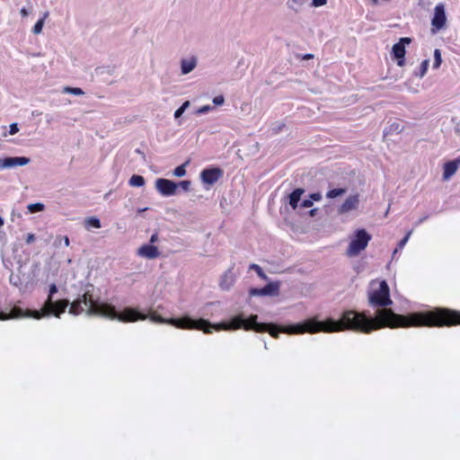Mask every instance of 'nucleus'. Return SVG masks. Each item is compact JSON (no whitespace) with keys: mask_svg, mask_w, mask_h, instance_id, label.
I'll return each mask as SVG.
<instances>
[{"mask_svg":"<svg viewBox=\"0 0 460 460\" xmlns=\"http://www.w3.org/2000/svg\"><path fill=\"white\" fill-rule=\"evenodd\" d=\"M369 304L378 308L373 318L366 312L347 310L339 320L329 318L325 321L308 319L303 323L281 327L276 325L279 333L301 334L339 332L345 330L370 333L382 328H397L409 326H454L460 324V312L449 308H436L425 313H414L408 316L397 314L386 306L393 304L390 289L385 280L373 281L368 294Z\"/></svg>","mask_w":460,"mask_h":460,"instance_id":"1","label":"nucleus"},{"mask_svg":"<svg viewBox=\"0 0 460 460\" xmlns=\"http://www.w3.org/2000/svg\"><path fill=\"white\" fill-rule=\"evenodd\" d=\"M85 312L87 315H101L111 320H119L123 323H134L137 320H146L149 318L152 322L157 323H168L180 329L187 330H201L205 333H211L213 330L216 331H229L243 328L244 330H252L256 332H269L273 338H278L279 330H278L274 323H258L256 314H252L248 319L243 315L233 317L228 323H211L205 319H192L189 316L181 318L165 319L156 314L147 315L132 307H127L122 312H118L114 305L100 303L93 299L89 292L75 299L70 305L69 314L77 315Z\"/></svg>","mask_w":460,"mask_h":460,"instance_id":"2","label":"nucleus"},{"mask_svg":"<svg viewBox=\"0 0 460 460\" xmlns=\"http://www.w3.org/2000/svg\"><path fill=\"white\" fill-rule=\"evenodd\" d=\"M57 292V286L55 284H52L49 287V294L48 296V298L45 301L42 308L40 309V312L43 314V316L54 315L59 318L60 314H63L69 305V301L66 299H62L56 302L53 301V295Z\"/></svg>","mask_w":460,"mask_h":460,"instance_id":"3","label":"nucleus"},{"mask_svg":"<svg viewBox=\"0 0 460 460\" xmlns=\"http://www.w3.org/2000/svg\"><path fill=\"white\" fill-rule=\"evenodd\" d=\"M371 235L365 229H358L355 232L347 250L349 256H357L359 252L366 249Z\"/></svg>","mask_w":460,"mask_h":460,"instance_id":"4","label":"nucleus"},{"mask_svg":"<svg viewBox=\"0 0 460 460\" xmlns=\"http://www.w3.org/2000/svg\"><path fill=\"white\" fill-rule=\"evenodd\" d=\"M22 317H32L35 319H40L43 317V314L40 311L38 310H23L19 306H13L10 313L5 314L3 312H0V320H7V319H16V318H22Z\"/></svg>","mask_w":460,"mask_h":460,"instance_id":"5","label":"nucleus"},{"mask_svg":"<svg viewBox=\"0 0 460 460\" xmlns=\"http://www.w3.org/2000/svg\"><path fill=\"white\" fill-rule=\"evenodd\" d=\"M447 24V15L445 12V5L438 4L434 8V15L431 20L432 33H436L440 30L445 29Z\"/></svg>","mask_w":460,"mask_h":460,"instance_id":"6","label":"nucleus"},{"mask_svg":"<svg viewBox=\"0 0 460 460\" xmlns=\"http://www.w3.org/2000/svg\"><path fill=\"white\" fill-rule=\"evenodd\" d=\"M411 42V39L408 37L401 38L399 42L395 43L392 48V55L397 60V65L402 66L405 64V47Z\"/></svg>","mask_w":460,"mask_h":460,"instance_id":"7","label":"nucleus"},{"mask_svg":"<svg viewBox=\"0 0 460 460\" xmlns=\"http://www.w3.org/2000/svg\"><path fill=\"white\" fill-rule=\"evenodd\" d=\"M224 175V171L218 167L206 168L200 172V179L204 184L214 185Z\"/></svg>","mask_w":460,"mask_h":460,"instance_id":"8","label":"nucleus"},{"mask_svg":"<svg viewBox=\"0 0 460 460\" xmlns=\"http://www.w3.org/2000/svg\"><path fill=\"white\" fill-rule=\"evenodd\" d=\"M156 190L164 196H172L177 193L178 184L171 180L159 178L155 181Z\"/></svg>","mask_w":460,"mask_h":460,"instance_id":"9","label":"nucleus"},{"mask_svg":"<svg viewBox=\"0 0 460 460\" xmlns=\"http://www.w3.org/2000/svg\"><path fill=\"white\" fill-rule=\"evenodd\" d=\"M280 282H270L262 288H251L250 296H275L279 294Z\"/></svg>","mask_w":460,"mask_h":460,"instance_id":"10","label":"nucleus"},{"mask_svg":"<svg viewBox=\"0 0 460 460\" xmlns=\"http://www.w3.org/2000/svg\"><path fill=\"white\" fill-rule=\"evenodd\" d=\"M30 162V158L25 156H9L0 158V170L14 168L17 166H24L27 165Z\"/></svg>","mask_w":460,"mask_h":460,"instance_id":"11","label":"nucleus"},{"mask_svg":"<svg viewBox=\"0 0 460 460\" xmlns=\"http://www.w3.org/2000/svg\"><path fill=\"white\" fill-rule=\"evenodd\" d=\"M359 205V196L358 194L349 196L345 201L339 208L340 214H345L351 210L357 209Z\"/></svg>","mask_w":460,"mask_h":460,"instance_id":"12","label":"nucleus"},{"mask_svg":"<svg viewBox=\"0 0 460 460\" xmlns=\"http://www.w3.org/2000/svg\"><path fill=\"white\" fill-rule=\"evenodd\" d=\"M137 255L146 259L154 260L160 256V252L156 246L152 244H144L138 248Z\"/></svg>","mask_w":460,"mask_h":460,"instance_id":"13","label":"nucleus"},{"mask_svg":"<svg viewBox=\"0 0 460 460\" xmlns=\"http://www.w3.org/2000/svg\"><path fill=\"white\" fill-rule=\"evenodd\" d=\"M235 281V275L233 269H228L220 279L219 286L223 290H229Z\"/></svg>","mask_w":460,"mask_h":460,"instance_id":"14","label":"nucleus"},{"mask_svg":"<svg viewBox=\"0 0 460 460\" xmlns=\"http://www.w3.org/2000/svg\"><path fill=\"white\" fill-rule=\"evenodd\" d=\"M198 65V58L195 56H191L187 58L181 60V72L182 75H188L192 72Z\"/></svg>","mask_w":460,"mask_h":460,"instance_id":"15","label":"nucleus"},{"mask_svg":"<svg viewBox=\"0 0 460 460\" xmlns=\"http://www.w3.org/2000/svg\"><path fill=\"white\" fill-rule=\"evenodd\" d=\"M458 168V161H450L445 164L444 165V172L443 179L448 180L450 179L457 171Z\"/></svg>","mask_w":460,"mask_h":460,"instance_id":"16","label":"nucleus"},{"mask_svg":"<svg viewBox=\"0 0 460 460\" xmlns=\"http://www.w3.org/2000/svg\"><path fill=\"white\" fill-rule=\"evenodd\" d=\"M304 192V189L297 188L289 194V205L292 207L293 209H296L297 208L298 202L300 201L301 196Z\"/></svg>","mask_w":460,"mask_h":460,"instance_id":"17","label":"nucleus"},{"mask_svg":"<svg viewBox=\"0 0 460 460\" xmlns=\"http://www.w3.org/2000/svg\"><path fill=\"white\" fill-rule=\"evenodd\" d=\"M114 66H102L95 68V74L99 76L112 75L115 73Z\"/></svg>","mask_w":460,"mask_h":460,"instance_id":"18","label":"nucleus"},{"mask_svg":"<svg viewBox=\"0 0 460 460\" xmlns=\"http://www.w3.org/2000/svg\"><path fill=\"white\" fill-rule=\"evenodd\" d=\"M403 128L402 122L394 121L389 125L388 128L385 130V136L393 133L399 134L403 130Z\"/></svg>","mask_w":460,"mask_h":460,"instance_id":"19","label":"nucleus"},{"mask_svg":"<svg viewBox=\"0 0 460 460\" xmlns=\"http://www.w3.org/2000/svg\"><path fill=\"white\" fill-rule=\"evenodd\" d=\"M128 183L132 187H141L145 184V179L141 175L134 174L129 179Z\"/></svg>","mask_w":460,"mask_h":460,"instance_id":"20","label":"nucleus"},{"mask_svg":"<svg viewBox=\"0 0 460 460\" xmlns=\"http://www.w3.org/2000/svg\"><path fill=\"white\" fill-rule=\"evenodd\" d=\"M49 16V12H46L41 19H40L34 25L32 32L34 34H40L42 31L45 19Z\"/></svg>","mask_w":460,"mask_h":460,"instance_id":"21","label":"nucleus"},{"mask_svg":"<svg viewBox=\"0 0 460 460\" xmlns=\"http://www.w3.org/2000/svg\"><path fill=\"white\" fill-rule=\"evenodd\" d=\"M429 64V59L423 60L419 67V70L414 72V75L419 76L420 78L423 77L427 73Z\"/></svg>","mask_w":460,"mask_h":460,"instance_id":"22","label":"nucleus"},{"mask_svg":"<svg viewBox=\"0 0 460 460\" xmlns=\"http://www.w3.org/2000/svg\"><path fill=\"white\" fill-rule=\"evenodd\" d=\"M62 93H69V94H73V95H76V96H80V95H84V92L81 88L71 87V86H65L62 89Z\"/></svg>","mask_w":460,"mask_h":460,"instance_id":"23","label":"nucleus"},{"mask_svg":"<svg viewBox=\"0 0 460 460\" xmlns=\"http://www.w3.org/2000/svg\"><path fill=\"white\" fill-rule=\"evenodd\" d=\"M304 0H288L287 5L289 9L298 12L299 8L304 4Z\"/></svg>","mask_w":460,"mask_h":460,"instance_id":"24","label":"nucleus"},{"mask_svg":"<svg viewBox=\"0 0 460 460\" xmlns=\"http://www.w3.org/2000/svg\"><path fill=\"white\" fill-rule=\"evenodd\" d=\"M346 193V189L344 188H337L331 190L327 192L326 197L329 199H334L336 197L341 196Z\"/></svg>","mask_w":460,"mask_h":460,"instance_id":"25","label":"nucleus"},{"mask_svg":"<svg viewBox=\"0 0 460 460\" xmlns=\"http://www.w3.org/2000/svg\"><path fill=\"white\" fill-rule=\"evenodd\" d=\"M22 266L19 267V271L21 270ZM10 283L15 287H21L22 285V280L19 274L12 273L9 278Z\"/></svg>","mask_w":460,"mask_h":460,"instance_id":"26","label":"nucleus"},{"mask_svg":"<svg viewBox=\"0 0 460 460\" xmlns=\"http://www.w3.org/2000/svg\"><path fill=\"white\" fill-rule=\"evenodd\" d=\"M45 208V206L43 203H32V204H29L28 207H27V209L30 213H37V212H40V211H43Z\"/></svg>","mask_w":460,"mask_h":460,"instance_id":"27","label":"nucleus"},{"mask_svg":"<svg viewBox=\"0 0 460 460\" xmlns=\"http://www.w3.org/2000/svg\"><path fill=\"white\" fill-rule=\"evenodd\" d=\"M85 226L88 227L100 228L101 221L97 217H88L85 219Z\"/></svg>","mask_w":460,"mask_h":460,"instance_id":"28","label":"nucleus"},{"mask_svg":"<svg viewBox=\"0 0 460 460\" xmlns=\"http://www.w3.org/2000/svg\"><path fill=\"white\" fill-rule=\"evenodd\" d=\"M441 62H442L441 52H440V50L438 49H436L434 50L433 68L434 69H438L440 66Z\"/></svg>","mask_w":460,"mask_h":460,"instance_id":"29","label":"nucleus"},{"mask_svg":"<svg viewBox=\"0 0 460 460\" xmlns=\"http://www.w3.org/2000/svg\"><path fill=\"white\" fill-rule=\"evenodd\" d=\"M189 164V161H186L183 164L176 167L173 172V175L176 177H182L186 174L185 167Z\"/></svg>","mask_w":460,"mask_h":460,"instance_id":"30","label":"nucleus"},{"mask_svg":"<svg viewBox=\"0 0 460 460\" xmlns=\"http://www.w3.org/2000/svg\"><path fill=\"white\" fill-rule=\"evenodd\" d=\"M190 102L189 101H185L181 106L180 108H178L175 112H174V118L175 119H179L183 113L184 111H186L187 108H189L190 106Z\"/></svg>","mask_w":460,"mask_h":460,"instance_id":"31","label":"nucleus"},{"mask_svg":"<svg viewBox=\"0 0 460 460\" xmlns=\"http://www.w3.org/2000/svg\"><path fill=\"white\" fill-rule=\"evenodd\" d=\"M250 269L254 270L261 279H262L264 280L268 279L267 275L263 272L262 269L259 265L254 264V263L251 264Z\"/></svg>","mask_w":460,"mask_h":460,"instance_id":"32","label":"nucleus"},{"mask_svg":"<svg viewBox=\"0 0 460 460\" xmlns=\"http://www.w3.org/2000/svg\"><path fill=\"white\" fill-rule=\"evenodd\" d=\"M61 241H64V244L66 247L69 246V243H70L69 238L67 236H61V235L57 236V238L54 242V245L58 247L61 244Z\"/></svg>","mask_w":460,"mask_h":460,"instance_id":"33","label":"nucleus"},{"mask_svg":"<svg viewBox=\"0 0 460 460\" xmlns=\"http://www.w3.org/2000/svg\"><path fill=\"white\" fill-rule=\"evenodd\" d=\"M412 231H409L406 235L398 243V248H396L394 252V254L397 252L398 249H402L403 246L407 243L411 234Z\"/></svg>","mask_w":460,"mask_h":460,"instance_id":"34","label":"nucleus"},{"mask_svg":"<svg viewBox=\"0 0 460 460\" xmlns=\"http://www.w3.org/2000/svg\"><path fill=\"white\" fill-rule=\"evenodd\" d=\"M178 184V189H181L183 191H189L191 185L190 181H181Z\"/></svg>","mask_w":460,"mask_h":460,"instance_id":"35","label":"nucleus"},{"mask_svg":"<svg viewBox=\"0 0 460 460\" xmlns=\"http://www.w3.org/2000/svg\"><path fill=\"white\" fill-rule=\"evenodd\" d=\"M213 109L214 108L210 105H204V106L200 107L199 109H198L196 113L197 114H206L208 111H212Z\"/></svg>","mask_w":460,"mask_h":460,"instance_id":"36","label":"nucleus"},{"mask_svg":"<svg viewBox=\"0 0 460 460\" xmlns=\"http://www.w3.org/2000/svg\"><path fill=\"white\" fill-rule=\"evenodd\" d=\"M225 102V98L223 95H218L213 98V103L217 106L222 105Z\"/></svg>","mask_w":460,"mask_h":460,"instance_id":"37","label":"nucleus"},{"mask_svg":"<svg viewBox=\"0 0 460 460\" xmlns=\"http://www.w3.org/2000/svg\"><path fill=\"white\" fill-rule=\"evenodd\" d=\"M19 131L18 124L17 123H12L10 125L9 134L14 135Z\"/></svg>","mask_w":460,"mask_h":460,"instance_id":"38","label":"nucleus"},{"mask_svg":"<svg viewBox=\"0 0 460 460\" xmlns=\"http://www.w3.org/2000/svg\"><path fill=\"white\" fill-rule=\"evenodd\" d=\"M285 124L282 122L276 123L274 127H272V130L274 133H279L283 128Z\"/></svg>","mask_w":460,"mask_h":460,"instance_id":"39","label":"nucleus"},{"mask_svg":"<svg viewBox=\"0 0 460 460\" xmlns=\"http://www.w3.org/2000/svg\"><path fill=\"white\" fill-rule=\"evenodd\" d=\"M327 3V0H313L312 5L315 7L323 6Z\"/></svg>","mask_w":460,"mask_h":460,"instance_id":"40","label":"nucleus"},{"mask_svg":"<svg viewBox=\"0 0 460 460\" xmlns=\"http://www.w3.org/2000/svg\"><path fill=\"white\" fill-rule=\"evenodd\" d=\"M311 200L319 201L322 199V194L320 192L312 193L310 195Z\"/></svg>","mask_w":460,"mask_h":460,"instance_id":"41","label":"nucleus"},{"mask_svg":"<svg viewBox=\"0 0 460 460\" xmlns=\"http://www.w3.org/2000/svg\"><path fill=\"white\" fill-rule=\"evenodd\" d=\"M300 206L305 208H311L313 206V201L311 199H304Z\"/></svg>","mask_w":460,"mask_h":460,"instance_id":"42","label":"nucleus"},{"mask_svg":"<svg viewBox=\"0 0 460 460\" xmlns=\"http://www.w3.org/2000/svg\"><path fill=\"white\" fill-rule=\"evenodd\" d=\"M35 241V235L33 234H28L26 237V243L30 244Z\"/></svg>","mask_w":460,"mask_h":460,"instance_id":"43","label":"nucleus"},{"mask_svg":"<svg viewBox=\"0 0 460 460\" xmlns=\"http://www.w3.org/2000/svg\"><path fill=\"white\" fill-rule=\"evenodd\" d=\"M158 240H159L158 233H154L150 237V243H155L158 242Z\"/></svg>","mask_w":460,"mask_h":460,"instance_id":"44","label":"nucleus"},{"mask_svg":"<svg viewBox=\"0 0 460 460\" xmlns=\"http://www.w3.org/2000/svg\"><path fill=\"white\" fill-rule=\"evenodd\" d=\"M20 13H21V14H22V17H26V16H28V15H29V12H28V11H27V9H26V8H24V7L21 9Z\"/></svg>","mask_w":460,"mask_h":460,"instance_id":"45","label":"nucleus"},{"mask_svg":"<svg viewBox=\"0 0 460 460\" xmlns=\"http://www.w3.org/2000/svg\"><path fill=\"white\" fill-rule=\"evenodd\" d=\"M428 217H429V216H428V215H427V216H424V217H420V218L418 220V222H416V226H418V225L421 224L422 222H424L425 220H427V219H428Z\"/></svg>","mask_w":460,"mask_h":460,"instance_id":"46","label":"nucleus"},{"mask_svg":"<svg viewBox=\"0 0 460 460\" xmlns=\"http://www.w3.org/2000/svg\"><path fill=\"white\" fill-rule=\"evenodd\" d=\"M316 212H317V208H313L309 211V215L311 217H314L316 215Z\"/></svg>","mask_w":460,"mask_h":460,"instance_id":"47","label":"nucleus"},{"mask_svg":"<svg viewBox=\"0 0 460 460\" xmlns=\"http://www.w3.org/2000/svg\"><path fill=\"white\" fill-rule=\"evenodd\" d=\"M313 58H314L313 54H305L303 58L304 59H311Z\"/></svg>","mask_w":460,"mask_h":460,"instance_id":"48","label":"nucleus"},{"mask_svg":"<svg viewBox=\"0 0 460 460\" xmlns=\"http://www.w3.org/2000/svg\"><path fill=\"white\" fill-rule=\"evenodd\" d=\"M146 210H148V208H139V209H137V212L138 213H142V212H145Z\"/></svg>","mask_w":460,"mask_h":460,"instance_id":"49","label":"nucleus"},{"mask_svg":"<svg viewBox=\"0 0 460 460\" xmlns=\"http://www.w3.org/2000/svg\"><path fill=\"white\" fill-rule=\"evenodd\" d=\"M4 226V219L0 217V228Z\"/></svg>","mask_w":460,"mask_h":460,"instance_id":"50","label":"nucleus"},{"mask_svg":"<svg viewBox=\"0 0 460 460\" xmlns=\"http://www.w3.org/2000/svg\"><path fill=\"white\" fill-rule=\"evenodd\" d=\"M375 3L376 2V0H373Z\"/></svg>","mask_w":460,"mask_h":460,"instance_id":"51","label":"nucleus"}]
</instances>
